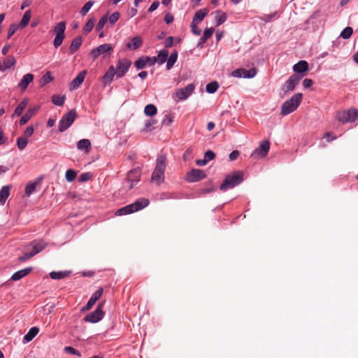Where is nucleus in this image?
<instances>
[{
	"label": "nucleus",
	"mask_w": 358,
	"mask_h": 358,
	"mask_svg": "<svg viewBox=\"0 0 358 358\" xmlns=\"http://www.w3.org/2000/svg\"><path fill=\"white\" fill-rule=\"evenodd\" d=\"M166 157L164 155H159L156 160V166L152 174V180L157 185L161 184L164 179Z\"/></svg>",
	"instance_id": "f257e3e1"
},
{
	"label": "nucleus",
	"mask_w": 358,
	"mask_h": 358,
	"mask_svg": "<svg viewBox=\"0 0 358 358\" xmlns=\"http://www.w3.org/2000/svg\"><path fill=\"white\" fill-rule=\"evenodd\" d=\"M149 203L150 202L148 199H140L131 204L127 205L118 209L116 211L115 215L120 216L135 213L148 206Z\"/></svg>",
	"instance_id": "f03ea898"
},
{
	"label": "nucleus",
	"mask_w": 358,
	"mask_h": 358,
	"mask_svg": "<svg viewBox=\"0 0 358 358\" xmlns=\"http://www.w3.org/2000/svg\"><path fill=\"white\" fill-rule=\"evenodd\" d=\"M302 97L301 93H296L287 100L281 106V115H287L294 112L301 103Z\"/></svg>",
	"instance_id": "7ed1b4c3"
},
{
	"label": "nucleus",
	"mask_w": 358,
	"mask_h": 358,
	"mask_svg": "<svg viewBox=\"0 0 358 358\" xmlns=\"http://www.w3.org/2000/svg\"><path fill=\"white\" fill-rule=\"evenodd\" d=\"M243 180V173L241 171L234 172L231 175L226 176L223 183L220 185V189L222 191H226L239 185Z\"/></svg>",
	"instance_id": "20e7f679"
},
{
	"label": "nucleus",
	"mask_w": 358,
	"mask_h": 358,
	"mask_svg": "<svg viewBox=\"0 0 358 358\" xmlns=\"http://www.w3.org/2000/svg\"><path fill=\"white\" fill-rule=\"evenodd\" d=\"M335 117L343 124L352 122L358 119V109L350 108L347 110L337 111Z\"/></svg>",
	"instance_id": "39448f33"
},
{
	"label": "nucleus",
	"mask_w": 358,
	"mask_h": 358,
	"mask_svg": "<svg viewBox=\"0 0 358 358\" xmlns=\"http://www.w3.org/2000/svg\"><path fill=\"white\" fill-rule=\"evenodd\" d=\"M77 117L76 110H71L63 115L59 124V130L61 132L66 131L74 122Z\"/></svg>",
	"instance_id": "423d86ee"
},
{
	"label": "nucleus",
	"mask_w": 358,
	"mask_h": 358,
	"mask_svg": "<svg viewBox=\"0 0 358 358\" xmlns=\"http://www.w3.org/2000/svg\"><path fill=\"white\" fill-rule=\"evenodd\" d=\"M141 171L138 169L131 170L128 173L125 182V187L132 189L139 182Z\"/></svg>",
	"instance_id": "0eeeda50"
},
{
	"label": "nucleus",
	"mask_w": 358,
	"mask_h": 358,
	"mask_svg": "<svg viewBox=\"0 0 358 358\" xmlns=\"http://www.w3.org/2000/svg\"><path fill=\"white\" fill-rule=\"evenodd\" d=\"M270 150V142L268 141H263L260 143L251 155V157L254 159L265 157Z\"/></svg>",
	"instance_id": "6e6552de"
},
{
	"label": "nucleus",
	"mask_w": 358,
	"mask_h": 358,
	"mask_svg": "<svg viewBox=\"0 0 358 358\" xmlns=\"http://www.w3.org/2000/svg\"><path fill=\"white\" fill-rule=\"evenodd\" d=\"M102 304H99L94 311L87 315L84 320L87 322L96 323L100 321L104 315V312L102 310Z\"/></svg>",
	"instance_id": "1a4fd4ad"
},
{
	"label": "nucleus",
	"mask_w": 358,
	"mask_h": 358,
	"mask_svg": "<svg viewBox=\"0 0 358 358\" xmlns=\"http://www.w3.org/2000/svg\"><path fill=\"white\" fill-rule=\"evenodd\" d=\"M113 49V47L111 44L106 43L98 46L97 48L91 50L90 55L91 57L95 60L98 58L101 55L104 53H110Z\"/></svg>",
	"instance_id": "9d476101"
},
{
	"label": "nucleus",
	"mask_w": 358,
	"mask_h": 358,
	"mask_svg": "<svg viewBox=\"0 0 358 358\" xmlns=\"http://www.w3.org/2000/svg\"><path fill=\"white\" fill-rule=\"evenodd\" d=\"M206 176L203 170L193 169L186 173L185 180L189 182H194L205 178Z\"/></svg>",
	"instance_id": "9b49d317"
},
{
	"label": "nucleus",
	"mask_w": 358,
	"mask_h": 358,
	"mask_svg": "<svg viewBox=\"0 0 358 358\" xmlns=\"http://www.w3.org/2000/svg\"><path fill=\"white\" fill-rule=\"evenodd\" d=\"M131 62L127 59H120L118 60L116 64V76L117 78L123 77L126 73L128 71L130 66Z\"/></svg>",
	"instance_id": "f8f14e48"
},
{
	"label": "nucleus",
	"mask_w": 358,
	"mask_h": 358,
	"mask_svg": "<svg viewBox=\"0 0 358 358\" xmlns=\"http://www.w3.org/2000/svg\"><path fill=\"white\" fill-rule=\"evenodd\" d=\"M257 74V69L252 68L249 70L238 69L231 72V76L235 78H252Z\"/></svg>",
	"instance_id": "ddd939ff"
},
{
	"label": "nucleus",
	"mask_w": 358,
	"mask_h": 358,
	"mask_svg": "<svg viewBox=\"0 0 358 358\" xmlns=\"http://www.w3.org/2000/svg\"><path fill=\"white\" fill-rule=\"evenodd\" d=\"M304 75L299 76L298 74H293L292 75L289 79L285 82L283 90L285 92L287 91H293L296 86L299 83L300 80H301L302 77Z\"/></svg>",
	"instance_id": "4468645a"
},
{
	"label": "nucleus",
	"mask_w": 358,
	"mask_h": 358,
	"mask_svg": "<svg viewBox=\"0 0 358 358\" xmlns=\"http://www.w3.org/2000/svg\"><path fill=\"white\" fill-rule=\"evenodd\" d=\"M194 84H189L184 88L177 90L176 96L180 100H185L194 92Z\"/></svg>",
	"instance_id": "2eb2a0df"
},
{
	"label": "nucleus",
	"mask_w": 358,
	"mask_h": 358,
	"mask_svg": "<svg viewBox=\"0 0 358 358\" xmlns=\"http://www.w3.org/2000/svg\"><path fill=\"white\" fill-rule=\"evenodd\" d=\"M47 246V243L43 240H35L31 242L28 245L25 247V250H29V248L34 250L33 254L37 255L42 250H43Z\"/></svg>",
	"instance_id": "dca6fc26"
},
{
	"label": "nucleus",
	"mask_w": 358,
	"mask_h": 358,
	"mask_svg": "<svg viewBox=\"0 0 358 358\" xmlns=\"http://www.w3.org/2000/svg\"><path fill=\"white\" fill-rule=\"evenodd\" d=\"M87 71L85 70L80 72L71 83V90H75L80 87L83 83Z\"/></svg>",
	"instance_id": "f3484780"
},
{
	"label": "nucleus",
	"mask_w": 358,
	"mask_h": 358,
	"mask_svg": "<svg viewBox=\"0 0 358 358\" xmlns=\"http://www.w3.org/2000/svg\"><path fill=\"white\" fill-rule=\"evenodd\" d=\"M39 109L38 106H35L32 108H29L21 117L20 124L21 125L25 124L31 117L38 111Z\"/></svg>",
	"instance_id": "a211bd4d"
},
{
	"label": "nucleus",
	"mask_w": 358,
	"mask_h": 358,
	"mask_svg": "<svg viewBox=\"0 0 358 358\" xmlns=\"http://www.w3.org/2000/svg\"><path fill=\"white\" fill-rule=\"evenodd\" d=\"M293 71L296 73H303L308 71V64L305 60H301L293 66Z\"/></svg>",
	"instance_id": "6ab92c4d"
},
{
	"label": "nucleus",
	"mask_w": 358,
	"mask_h": 358,
	"mask_svg": "<svg viewBox=\"0 0 358 358\" xmlns=\"http://www.w3.org/2000/svg\"><path fill=\"white\" fill-rule=\"evenodd\" d=\"M34 75L31 73H27L23 77L20 83L18 84V87L22 90H25L28 85L33 81Z\"/></svg>",
	"instance_id": "aec40b11"
},
{
	"label": "nucleus",
	"mask_w": 358,
	"mask_h": 358,
	"mask_svg": "<svg viewBox=\"0 0 358 358\" xmlns=\"http://www.w3.org/2000/svg\"><path fill=\"white\" fill-rule=\"evenodd\" d=\"M116 75V71L113 66H110L107 70L106 73L102 77V80L104 84L110 83L113 79V77Z\"/></svg>",
	"instance_id": "412c9836"
},
{
	"label": "nucleus",
	"mask_w": 358,
	"mask_h": 358,
	"mask_svg": "<svg viewBox=\"0 0 358 358\" xmlns=\"http://www.w3.org/2000/svg\"><path fill=\"white\" fill-rule=\"evenodd\" d=\"M208 13V10L206 8L197 10L193 17V24H199L201 22L207 15Z\"/></svg>",
	"instance_id": "4be33fe9"
},
{
	"label": "nucleus",
	"mask_w": 358,
	"mask_h": 358,
	"mask_svg": "<svg viewBox=\"0 0 358 358\" xmlns=\"http://www.w3.org/2000/svg\"><path fill=\"white\" fill-rule=\"evenodd\" d=\"M32 268L31 267L26 268L24 269H22L20 271H18L13 274L11 277V280L14 281H17L22 278L23 277L27 275L31 271Z\"/></svg>",
	"instance_id": "5701e85b"
},
{
	"label": "nucleus",
	"mask_w": 358,
	"mask_h": 358,
	"mask_svg": "<svg viewBox=\"0 0 358 358\" xmlns=\"http://www.w3.org/2000/svg\"><path fill=\"white\" fill-rule=\"evenodd\" d=\"M143 44L142 39L140 36H135L131 38V41L127 43V46L129 49L136 50Z\"/></svg>",
	"instance_id": "b1692460"
},
{
	"label": "nucleus",
	"mask_w": 358,
	"mask_h": 358,
	"mask_svg": "<svg viewBox=\"0 0 358 358\" xmlns=\"http://www.w3.org/2000/svg\"><path fill=\"white\" fill-rule=\"evenodd\" d=\"M82 42L83 39L81 36H77L75 38H73L69 47L70 53L73 54L75 52H76L80 47Z\"/></svg>",
	"instance_id": "393cba45"
},
{
	"label": "nucleus",
	"mask_w": 358,
	"mask_h": 358,
	"mask_svg": "<svg viewBox=\"0 0 358 358\" xmlns=\"http://www.w3.org/2000/svg\"><path fill=\"white\" fill-rule=\"evenodd\" d=\"M31 17V10H27V11H25V13H24V15L22 16V18L18 25L19 27L21 29H23L25 27H27L30 21Z\"/></svg>",
	"instance_id": "a878e982"
},
{
	"label": "nucleus",
	"mask_w": 358,
	"mask_h": 358,
	"mask_svg": "<svg viewBox=\"0 0 358 358\" xmlns=\"http://www.w3.org/2000/svg\"><path fill=\"white\" fill-rule=\"evenodd\" d=\"M10 187L9 185L3 186L0 190V203L3 204L10 194Z\"/></svg>",
	"instance_id": "bb28decb"
},
{
	"label": "nucleus",
	"mask_w": 358,
	"mask_h": 358,
	"mask_svg": "<svg viewBox=\"0 0 358 358\" xmlns=\"http://www.w3.org/2000/svg\"><path fill=\"white\" fill-rule=\"evenodd\" d=\"M39 329L36 327H31L28 333L24 336V342L31 341L38 333Z\"/></svg>",
	"instance_id": "cd10ccee"
},
{
	"label": "nucleus",
	"mask_w": 358,
	"mask_h": 358,
	"mask_svg": "<svg viewBox=\"0 0 358 358\" xmlns=\"http://www.w3.org/2000/svg\"><path fill=\"white\" fill-rule=\"evenodd\" d=\"M29 100L27 99H23L16 107L13 115L20 116L24 108L27 107L28 104Z\"/></svg>",
	"instance_id": "c85d7f7f"
},
{
	"label": "nucleus",
	"mask_w": 358,
	"mask_h": 358,
	"mask_svg": "<svg viewBox=\"0 0 358 358\" xmlns=\"http://www.w3.org/2000/svg\"><path fill=\"white\" fill-rule=\"evenodd\" d=\"M69 274V271H52L50 276L52 279L60 280L66 278Z\"/></svg>",
	"instance_id": "c756f323"
},
{
	"label": "nucleus",
	"mask_w": 358,
	"mask_h": 358,
	"mask_svg": "<svg viewBox=\"0 0 358 358\" xmlns=\"http://www.w3.org/2000/svg\"><path fill=\"white\" fill-rule=\"evenodd\" d=\"M178 58V52L176 50L173 51L171 55L167 58V64L166 69L168 70L171 69L175 63L177 61Z\"/></svg>",
	"instance_id": "7c9ffc66"
},
{
	"label": "nucleus",
	"mask_w": 358,
	"mask_h": 358,
	"mask_svg": "<svg viewBox=\"0 0 358 358\" xmlns=\"http://www.w3.org/2000/svg\"><path fill=\"white\" fill-rule=\"evenodd\" d=\"M77 148L79 150H85L88 152L91 148V143L88 139H82L78 142Z\"/></svg>",
	"instance_id": "2f4dec72"
},
{
	"label": "nucleus",
	"mask_w": 358,
	"mask_h": 358,
	"mask_svg": "<svg viewBox=\"0 0 358 358\" xmlns=\"http://www.w3.org/2000/svg\"><path fill=\"white\" fill-rule=\"evenodd\" d=\"M66 22H60L54 28L53 31L56 35H65Z\"/></svg>",
	"instance_id": "473e14b6"
},
{
	"label": "nucleus",
	"mask_w": 358,
	"mask_h": 358,
	"mask_svg": "<svg viewBox=\"0 0 358 358\" xmlns=\"http://www.w3.org/2000/svg\"><path fill=\"white\" fill-rule=\"evenodd\" d=\"M168 57L169 51L166 49H164L159 52L158 56L157 57V62L159 64H162L167 60Z\"/></svg>",
	"instance_id": "72a5a7b5"
},
{
	"label": "nucleus",
	"mask_w": 358,
	"mask_h": 358,
	"mask_svg": "<svg viewBox=\"0 0 358 358\" xmlns=\"http://www.w3.org/2000/svg\"><path fill=\"white\" fill-rule=\"evenodd\" d=\"M3 68L5 70L11 68L15 66L16 63V60L13 56H8V57L3 59Z\"/></svg>",
	"instance_id": "f704fd0d"
},
{
	"label": "nucleus",
	"mask_w": 358,
	"mask_h": 358,
	"mask_svg": "<svg viewBox=\"0 0 358 358\" xmlns=\"http://www.w3.org/2000/svg\"><path fill=\"white\" fill-rule=\"evenodd\" d=\"M157 107L153 104H148L144 108V113L148 116H153L157 114Z\"/></svg>",
	"instance_id": "c9c22d12"
},
{
	"label": "nucleus",
	"mask_w": 358,
	"mask_h": 358,
	"mask_svg": "<svg viewBox=\"0 0 358 358\" xmlns=\"http://www.w3.org/2000/svg\"><path fill=\"white\" fill-rule=\"evenodd\" d=\"M65 99L66 97L64 95L60 96L57 94H54L52 96V101L55 105L62 106L64 103Z\"/></svg>",
	"instance_id": "e433bc0d"
},
{
	"label": "nucleus",
	"mask_w": 358,
	"mask_h": 358,
	"mask_svg": "<svg viewBox=\"0 0 358 358\" xmlns=\"http://www.w3.org/2000/svg\"><path fill=\"white\" fill-rule=\"evenodd\" d=\"M216 13H217V15L215 16V19H216V22H217L216 26H220L226 21L227 15L225 13L221 12V11H217Z\"/></svg>",
	"instance_id": "4c0bfd02"
},
{
	"label": "nucleus",
	"mask_w": 358,
	"mask_h": 358,
	"mask_svg": "<svg viewBox=\"0 0 358 358\" xmlns=\"http://www.w3.org/2000/svg\"><path fill=\"white\" fill-rule=\"evenodd\" d=\"M94 1H88L83 6V8L80 9V13L82 15H85L88 12L89 10L91 9V8L92 7V6L94 5Z\"/></svg>",
	"instance_id": "58836bf2"
},
{
	"label": "nucleus",
	"mask_w": 358,
	"mask_h": 358,
	"mask_svg": "<svg viewBox=\"0 0 358 358\" xmlns=\"http://www.w3.org/2000/svg\"><path fill=\"white\" fill-rule=\"evenodd\" d=\"M218 87H219V85H218L217 82L213 81V82H211V83L207 84V85L206 87V90L208 93L212 94V93L215 92L217 90Z\"/></svg>",
	"instance_id": "ea45409f"
},
{
	"label": "nucleus",
	"mask_w": 358,
	"mask_h": 358,
	"mask_svg": "<svg viewBox=\"0 0 358 358\" xmlns=\"http://www.w3.org/2000/svg\"><path fill=\"white\" fill-rule=\"evenodd\" d=\"M28 143L27 138L20 136L17 138V145L19 150H22Z\"/></svg>",
	"instance_id": "a19ab883"
},
{
	"label": "nucleus",
	"mask_w": 358,
	"mask_h": 358,
	"mask_svg": "<svg viewBox=\"0 0 358 358\" xmlns=\"http://www.w3.org/2000/svg\"><path fill=\"white\" fill-rule=\"evenodd\" d=\"M353 33V29L350 27H345L341 33L340 36L344 39L349 38Z\"/></svg>",
	"instance_id": "79ce46f5"
},
{
	"label": "nucleus",
	"mask_w": 358,
	"mask_h": 358,
	"mask_svg": "<svg viewBox=\"0 0 358 358\" xmlns=\"http://www.w3.org/2000/svg\"><path fill=\"white\" fill-rule=\"evenodd\" d=\"M76 175L77 173L74 170L69 169L65 173L66 180L69 182H72L75 180Z\"/></svg>",
	"instance_id": "37998d69"
},
{
	"label": "nucleus",
	"mask_w": 358,
	"mask_h": 358,
	"mask_svg": "<svg viewBox=\"0 0 358 358\" xmlns=\"http://www.w3.org/2000/svg\"><path fill=\"white\" fill-rule=\"evenodd\" d=\"M94 22H95V20L94 18H90L87 22V23L85 24L84 28H83V31L85 33V34H87L89 32H90L94 25Z\"/></svg>",
	"instance_id": "c03bdc74"
},
{
	"label": "nucleus",
	"mask_w": 358,
	"mask_h": 358,
	"mask_svg": "<svg viewBox=\"0 0 358 358\" xmlns=\"http://www.w3.org/2000/svg\"><path fill=\"white\" fill-rule=\"evenodd\" d=\"M147 65V63L145 60V57H140L138 60L134 62V66L137 69H142L145 68Z\"/></svg>",
	"instance_id": "a18cd8bd"
},
{
	"label": "nucleus",
	"mask_w": 358,
	"mask_h": 358,
	"mask_svg": "<svg viewBox=\"0 0 358 358\" xmlns=\"http://www.w3.org/2000/svg\"><path fill=\"white\" fill-rule=\"evenodd\" d=\"M37 182L29 183L26 186L25 194L27 196H30L36 189Z\"/></svg>",
	"instance_id": "49530a36"
},
{
	"label": "nucleus",
	"mask_w": 358,
	"mask_h": 358,
	"mask_svg": "<svg viewBox=\"0 0 358 358\" xmlns=\"http://www.w3.org/2000/svg\"><path fill=\"white\" fill-rule=\"evenodd\" d=\"M107 21H108L107 15H103L99 20V21L98 22V23L96 24V31H101L103 28V27L106 24V23L107 22Z\"/></svg>",
	"instance_id": "de8ad7c7"
},
{
	"label": "nucleus",
	"mask_w": 358,
	"mask_h": 358,
	"mask_svg": "<svg viewBox=\"0 0 358 358\" xmlns=\"http://www.w3.org/2000/svg\"><path fill=\"white\" fill-rule=\"evenodd\" d=\"M65 37V35H56L54 41H53V45L54 46L57 48L59 46H60L63 42V40Z\"/></svg>",
	"instance_id": "09e8293b"
},
{
	"label": "nucleus",
	"mask_w": 358,
	"mask_h": 358,
	"mask_svg": "<svg viewBox=\"0 0 358 358\" xmlns=\"http://www.w3.org/2000/svg\"><path fill=\"white\" fill-rule=\"evenodd\" d=\"M34 256V255L33 254V252H29V250H25V252H24L23 255L20 257L18 258V260L20 262H25V261L29 259L30 258H31Z\"/></svg>",
	"instance_id": "8fccbe9b"
},
{
	"label": "nucleus",
	"mask_w": 358,
	"mask_h": 358,
	"mask_svg": "<svg viewBox=\"0 0 358 358\" xmlns=\"http://www.w3.org/2000/svg\"><path fill=\"white\" fill-rule=\"evenodd\" d=\"M173 121V116L171 114L166 115L162 122L165 126H170Z\"/></svg>",
	"instance_id": "3c124183"
},
{
	"label": "nucleus",
	"mask_w": 358,
	"mask_h": 358,
	"mask_svg": "<svg viewBox=\"0 0 358 358\" xmlns=\"http://www.w3.org/2000/svg\"><path fill=\"white\" fill-rule=\"evenodd\" d=\"M53 80L50 72H47L41 78V85H44Z\"/></svg>",
	"instance_id": "603ef678"
},
{
	"label": "nucleus",
	"mask_w": 358,
	"mask_h": 358,
	"mask_svg": "<svg viewBox=\"0 0 358 358\" xmlns=\"http://www.w3.org/2000/svg\"><path fill=\"white\" fill-rule=\"evenodd\" d=\"M92 178V174L90 172L83 173L79 176L80 182H87L91 180Z\"/></svg>",
	"instance_id": "864d4df0"
},
{
	"label": "nucleus",
	"mask_w": 358,
	"mask_h": 358,
	"mask_svg": "<svg viewBox=\"0 0 358 358\" xmlns=\"http://www.w3.org/2000/svg\"><path fill=\"white\" fill-rule=\"evenodd\" d=\"M213 31H214V28H213V27L206 28L204 30V33L203 35V40H208V38H210L212 36Z\"/></svg>",
	"instance_id": "5fc2aeb1"
},
{
	"label": "nucleus",
	"mask_w": 358,
	"mask_h": 358,
	"mask_svg": "<svg viewBox=\"0 0 358 358\" xmlns=\"http://www.w3.org/2000/svg\"><path fill=\"white\" fill-rule=\"evenodd\" d=\"M64 350L65 352L69 353V354L78 355L79 357L81 356V354L80 353V352L78 351L77 350H76L75 348H73V347H70V346L65 347Z\"/></svg>",
	"instance_id": "6e6d98bb"
},
{
	"label": "nucleus",
	"mask_w": 358,
	"mask_h": 358,
	"mask_svg": "<svg viewBox=\"0 0 358 358\" xmlns=\"http://www.w3.org/2000/svg\"><path fill=\"white\" fill-rule=\"evenodd\" d=\"M96 302V301L91 297L86 306L82 308L81 310L83 312L91 309Z\"/></svg>",
	"instance_id": "4d7b16f0"
},
{
	"label": "nucleus",
	"mask_w": 358,
	"mask_h": 358,
	"mask_svg": "<svg viewBox=\"0 0 358 358\" xmlns=\"http://www.w3.org/2000/svg\"><path fill=\"white\" fill-rule=\"evenodd\" d=\"M19 26L15 24H10L8 31V38H10L17 30Z\"/></svg>",
	"instance_id": "13d9d810"
},
{
	"label": "nucleus",
	"mask_w": 358,
	"mask_h": 358,
	"mask_svg": "<svg viewBox=\"0 0 358 358\" xmlns=\"http://www.w3.org/2000/svg\"><path fill=\"white\" fill-rule=\"evenodd\" d=\"M145 60L149 66H153L156 62H157V57H145Z\"/></svg>",
	"instance_id": "bf43d9fd"
},
{
	"label": "nucleus",
	"mask_w": 358,
	"mask_h": 358,
	"mask_svg": "<svg viewBox=\"0 0 358 358\" xmlns=\"http://www.w3.org/2000/svg\"><path fill=\"white\" fill-rule=\"evenodd\" d=\"M120 17V13L118 12H115L112 13V15L109 17V21L111 24H115Z\"/></svg>",
	"instance_id": "052dcab7"
},
{
	"label": "nucleus",
	"mask_w": 358,
	"mask_h": 358,
	"mask_svg": "<svg viewBox=\"0 0 358 358\" xmlns=\"http://www.w3.org/2000/svg\"><path fill=\"white\" fill-rule=\"evenodd\" d=\"M34 129L32 127H28L24 132V136L26 138H28L29 137H31L34 134Z\"/></svg>",
	"instance_id": "680f3d73"
},
{
	"label": "nucleus",
	"mask_w": 358,
	"mask_h": 358,
	"mask_svg": "<svg viewBox=\"0 0 358 358\" xmlns=\"http://www.w3.org/2000/svg\"><path fill=\"white\" fill-rule=\"evenodd\" d=\"M215 157V153L211 150H208L204 155V159H206L207 162L213 160Z\"/></svg>",
	"instance_id": "e2e57ef3"
},
{
	"label": "nucleus",
	"mask_w": 358,
	"mask_h": 358,
	"mask_svg": "<svg viewBox=\"0 0 358 358\" xmlns=\"http://www.w3.org/2000/svg\"><path fill=\"white\" fill-rule=\"evenodd\" d=\"M197 24H193V22H192L191 28L192 31L194 35L199 36L201 33V30L196 26Z\"/></svg>",
	"instance_id": "0e129e2a"
},
{
	"label": "nucleus",
	"mask_w": 358,
	"mask_h": 358,
	"mask_svg": "<svg viewBox=\"0 0 358 358\" xmlns=\"http://www.w3.org/2000/svg\"><path fill=\"white\" fill-rule=\"evenodd\" d=\"M102 294H103V289H102V288H99L93 294V295L92 296V298L96 301L101 296Z\"/></svg>",
	"instance_id": "69168bd1"
},
{
	"label": "nucleus",
	"mask_w": 358,
	"mask_h": 358,
	"mask_svg": "<svg viewBox=\"0 0 358 358\" xmlns=\"http://www.w3.org/2000/svg\"><path fill=\"white\" fill-rule=\"evenodd\" d=\"M240 152L238 150H234L229 155V159L231 161H234L238 159L239 157Z\"/></svg>",
	"instance_id": "338daca9"
},
{
	"label": "nucleus",
	"mask_w": 358,
	"mask_h": 358,
	"mask_svg": "<svg viewBox=\"0 0 358 358\" xmlns=\"http://www.w3.org/2000/svg\"><path fill=\"white\" fill-rule=\"evenodd\" d=\"M173 38L172 36H169L166 38L164 45L166 48H170L173 45Z\"/></svg>",
	"instance_id": "774afa93"
}]
</instances>
